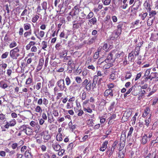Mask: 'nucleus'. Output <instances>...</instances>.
Returning <instances> with one entry per match:
<instances>
[{"label":"nucleus","instance_id":"obj_1","mask_svg":"<svg viewBox=\"0 0 158 158\" xmlns=\"http://www.w3.org/2000/svg\"><path fill=\"white\" fill-rule=\"evenodd\" d=\"M117 50H114L110 52L106 59L105 60L106 63H109L110 62H114L116 60V57Z\"/></svg>","mask_w":158,"mask_h":158},{"label":"nucleus","instance_id":"obj_2","mask_svg":"<svg viewBox=\"0 0 158 158\" xmlns=\"http://www.w3.org/2000/svg\"><path fill=\"white\" fill-rule=\"evenodd\" d=\"M19 50L18 47L11 50L10 52V56L13 59H17L20 56L19 53Z\"/></svg>","mask_w":158,"mask_h":158},{"label":"nucleus","instance_id":"obj_3","mask_svg":"<svg viewBox=\"0 0 158 158\" xmlns=\"http://www.w3.org/2000/svg\"><path fill=\"white\" fill-rule=\"evenodd\" d=\"M21 130L27 135H32L34 132L33 129L26 125H23L20 127Z\"/></svg>","mask_w":158,"mask_h":158},{"label":"nucleus","instance_id":"obj_4","mask_svg":"<svg viewBox=\"0 0 158 158\" xmlns=\"http://www.w3.org/2000/svg\"><path fill=\"white\" fill-rule=\"evenodd\" d=\"M60 91L64 90L66 91L67 88L64 83V80L63 79H60L56 82V84Z\"/></svg>","mask_w":158,"mask_h":158},{"label":"nucleus","instance_id":"obj_5","mask_svg":"<svg viewBox=\"0 0 158 158\" xmlns=\"http://www.w3.org/2000/svg\"><path fill=\"white\" fill-rule=\"evenodd\" d=\"M81 89L80 85L76 83H73L69 88V90L73 92H75L77 91H79Z\"/></svg>","mask_w":158,"mask_h":158},{"label":"nucleus","instance_id":"obj_6","mask_svg":"<svg viewBox=\"0 0 158 158\" xmlns=\"http://www.w3.org/2000/svg\"><path fill=\"white\" fill-rule=\"evenodd\" d=\"M16 123V121L15 119H11L9 122H6L5 123V125L4 127L6 129H8L9 127H13L14 126Z\"/></svg>","mask_w":158,"mask_h":158},{"label":"nucleus","instance_id":"obj_7","mask_svg":"<svg viewBox=\"0 0 158 158\" xmlns=\"http://www.w3.org/2000/svg\"><path fill=\"white\" fill-rule=\"evenodd\" d=\"M121 33L119 31L115 30L110 36V39L112 40H114L117 38L120 35Z\"/></svg>","mask_w":158,"mask_h":158},{"label":"nucleus","instance_id":"obj_8","mask_svg":"<svg viewBox=\"0 0 158 158\" xmlns=\"http://www.w3.org/2000/svg\"><path fill=\"white\" fill-rule=\"evenodd\" d=\"M48 100L44 98L43 99L42 98H40L38 100L37 102V104L39 105H42L43 104L45 106L48 105Z\"/></svg>","mask_w":158,"mask_h":158},{"label":"nucleus","instance_id":"obj_9","mask_svg":"<svg viewBox=\"0 0 158 158\" xmlns=\"http://www.w3.org/2000/svg\"><path fill=\"white\" fill-rule=\"evenodd\" d=\"M104 96L105 97H112L113 96V90L112 89H106L103 94Z\"/></svg>","mask_w":158,"mask_h":158},{"label":"nucleus","instance_id":"obj_10","mask_svg":"<svg viewBox=\"0 0 158 158\" xmlns=\"http://www.w3.org/2000/svg\"><path fill=\"white\" fill-rule=\"evenodd\" d=\"M44 60L43 59L41 58L40 60L39 64L36 69V72H38L41 70L44 64Z\"/></svg>","mask_w":158,"mask_h":158},{"label":"nucleus","instance_id":"obj_11","mask_svg":"<svg viewBox=\"0 0 158 158\" xmlns=\"http://www.w3.org/2000/svg\"><path fill=\"white\" fill-rule=\"evenodd\" d=\"M42 135H43V139L44 140H48L51 138V136L48 131H44L42 133Z\"/></svg>","mask_w":158,"mask_h":158},{"label":"nucleus","instance_id":"obj_12","mask_svg":"<svg viewBox=\"0 0 158 158\" xmlns=\"http://www.w3.org/2000/svg\"><path fill=\"white\" fill-rule=\"evenodd\" d=\"M108 45L106 44H104L103 47L101 46H100L99 47L98 51L99 52H101L102 53V51L103 50L105 51H107L108 50ZM102 52H105L104 51H103Z\"/></svg>","mask_w":158,"mask_h":158},{"label":"nucleus","instance_id":"obj_13","mask_svg":"<svg viewBox=\"0 0 158 158\" xmlns=\"http://www.w3.org/2000/svg\"><path fill=\"white\" fill-rule=\"evenodd\" d=\"M124 56V53L123 52H118L117 51V54L116 57V60L117 61L119 59H121Z\"/></svg>","mask_w":158,"mask_h":158},{"label":"nucleus","instance_id":"obj_14","mask_svg":"<svg viewBox=\"0 0 158 158\" xmlns=\"http://www.w3.org/2000/svg\"><path fill=\"white\" fill-rule=\"evenodd\" d=\"M106 27L107 29L111 28L113 26V23L110 20H106Z\"/></svg>","mask_w":158,"mask_h":158},{"label":"nucleus","instance_id":"obj_15","mask_svg":"<svg viewBox=\"0 0 158 158\" xmlns=\"http://www.w3.org/2000/svg\"><path fill=\"white\" fill-rule=\"evenodd\" d=\"M147 115L149 117H151V112H150V109H145L142 114V117H145Z\"/></svg>","mask_w":158,"mask_h":158},{"label":"nucleus","instance_id":"obj_16","mask_svg":"<svg viewBox=\"0 0 158 158\" xmlns=\"http://www.w3.org/2000/svg\"><path fill=\"white\" fill-rule=\"evenodd\" d=\"M148 137L147 135H143L142 137V143L143 144H146L148 141V139H147Z\"/></svg>","mask_w":158,"mask_h":158},{"label":"nucleus","instance_id":"obj_17","mask_svg":"<svg viewBox=\"0 0 158 158\" xmlns=\"http://www.w3.org/2000/svg\"><path fill=\"white\" fill-rule=\"evenodd\" d=\"M25 156L27 158H32V156L29 150H27L25 153Z\"/></svg>","mask_w":158,"mask_h":158},{"label":"nucleus","instance_id":"obj_18","mask_svg":"<svg viewBox=\"0 0 158 158\" xmlns=\"http://www.w3.org/2000/svg\"><path fill=\"white\" fill-rule=\"evenodd\" d=\"M8 86L7 84L5 83L3 81H1L0 82V87L3 89H5Z\"/></svg>","mask_w":158,"mask_h":158},{"label":"nucleus","instance_id":"obj_19","mask_svg":"<svg viewBox=\"0 0 158 158\" xmlns=\"http://www.w3.org/2000/svg\"><path fill=\"white\" fill-rule=\"evenodd\" d=\"M48 121L50 123H52L54 121L52 116L49 113H48Z\"/></svg>","mask_w":158,"mask_h":158},{"label":"nucleus","instance_id":"obj_20","mask_svg":"<svg viewBox=\"0 0 158 158\" xmlns=\"http://www.w3.org/2000/svg\"><path fill=\"white\" fill-rule=\"evenodd\" d=\"M144 5L145 8L148 11H150L151 9L150 7V5L148 2H146L144 4Z\"/></svg>","mask_w":158,"mask_h":158},{"label":"nucleus","instance_id":"obj_21","mask_svg":"<svg viewBox=\"0 0 158 158\" xmlns=\"http://www.w3.org/2000/svg\"><path fill=\"white\" fill-rule=\"evenodd\" d=\"M123 25V23H118L117 26V29L116 30L122 32V28Z\"/></svg>","mask_w":158,"mask_h":158},{"label":"nucleus","instance_id":"obj_22","mask_svg":"<svg viewBox=\"0 0 158 158\" xmlns=\"http://www.w3.org/2000/svg\"><path fill=\"white\" fill-rule=\"evenodd\" d=\"M97 22V19L95 17L89 20V23L90 24L92 25H95Z\"/></svg>","mask_w":158,"mask_h":158},{"label":"nucleus","instance_id":"obj_23","mask_svg":"<svg viewBox=\"0 0 158 158\" xmlns=\"http://www.w3.org/2000/svg\"><path fill=\"white\" fill-rule=\"evenodd\" d=\"M103 75V74L102 73V72L100 71H97V75H95L94 76V80H97L98 79V77H101Z\"/></svg>","mask_w":158,"mask_h":158},{"label":"nucleus","instance_id":"obj_24","mask_svg":"<svg viewBox=\"0 0 158 158\" xmlns=\"http://www.w3.org/2000/svg\"><path fill=\"white\" fill-rule=\"evenodd\" d=\"M91 81H89L88 82V83L85 85V89L87 91H89L91 89Z\"/></svg>","mask_w":158,"mask_h":158},{"label":"nucleus","instance_id":"obj_25","mask_svg":"<svg viewBox=\"0 0 158 158\" xmlns=\"http://www.w3.org/2000/svg\"><path fill=\"white\" fill-rule=\"evenodd\" d=\"M24 29L26 31L29 30L31 28L30 24L28 23H25L23 25Z\"/></svg>","mask_w":158,"mask_h":158},{"label":"nucleus","instance_id":"obj_26","mask_svg":"<svg viewBox=\"0 0 158 158\" xmlns=\"http://www.w3.org/2000/svg\"><path fill=\"white\" fill-rule=\"evenodd\" d=\"M62 135L61 133H58L57 134L56 137V139L57 141H61L63 140Z\"/></svg>","mask_w":158,"mask_h":158},{"label":"nucleus","instance_id":"obj_27","mask_svg":"<svg viewBox=\"0 0 158 158\" xmlns=\"http://www.w3.org/2000/svg\"><path fill=\"white\" fill-rule=\"evenodd\" d=\"M116 72H114V73H112L110 75V79L113 80L116 79Z\"/></svg>","mask_w":158,"mask_h":158},{"label":"nucleus","instance_id":"obj_28","mask_svg":"<svg viewBox=\"0 0 158 158\" xmlns=\"http://www.w3.org/2000/svg\"><path fill=\"white\" fill-rule=\"evenodd\" d=\"M53 146L54 149L55 151H59L61 148L59 144H55Z\"/></svg>","mask_w":158,"mask_h":158},{"label":"nucleus","instance_id":"obj_29","mask_svg":"<svg viewBox=\"0 0 158 158\" xmlns=\"http://www.w3.org/2000/svg\"><path fill=\"white\" fill-rule=\"evenodd\" d=\"M55 80L54 79H52L48 82V85L50 87H53L54 85Z\"/></svg>","mask_w":158,"mask_h":158},{"label":"nucleus","instance_id":"obj_30","mask_svg":"<svg viewBox=\"0 0 158 158\" xmlns=\"http://www.w3.org/2000/svg\"><path fill=\"white\" fill-rule=\"evenodd\" d=\"M148 15V13L146 12L141 13L139 15V16H141V19L142 20H144L146 17Z\"/></svg>","mask_w":158,"mask_h":158},{"label":"nucleus","instance_id":"obj_31","mask_svg":"<svg viewBox=\"0 0 158 158\" xmlns=\"http://www.w3.org/2000/svg\"><path fill=\"white\" fill-rule=\"evenodd\" d=\"M65 81L66 85L67 86L69 85L71 83V81L68 76H67L65 78Z\"/></svg>","mask_w":158,"mask_h":158},{"label":"nucleus","instance_id":"obj_32","mask_svg":"<svg viewBox=\"0 0 158 158\" xmlns=\"http://www.w3.org/2000/svg\"><path fill=\"white\" fill-rule=\"evenodd\" d=\"M59 36L60 38H65V39H67L68 37V36L65 34V32L64 31L60 33Z\"/></svg>","mask_w":158,"mask_h":158},{"label":"nucleus","instance_id":"obj_33","mask_svg":"<svg viewBox=\"0 0 158 158\" xmlns=\"http://www.w3.org/2000/svg\"><path fill=\"white\" fill-rule=\"evenodd\" d=\"M134 58V53L132 52L131 53H129L128 58L130 61H132Z\"/></svg>","mask_w":158,"mask_h":158},{"label":"nucleus","instance_id":"obj_34","mask_svg":"<svg viewBox=\"0 0 158 158\" xmlns=\"http://www.w3.org/2000/svg\"><path fill=\"white\" fill-rule=\"evenodd\" d=\"M32 77H28L26 80V84L29 85L31 83L32 81Z\"/></svg>","mask_w":158,"mask_h":158},{"label":"nucleus","instance_id":"obj_35","mask_svg":"<svg viewBox=\"0 0 158 158\" xmlns=\"http://www.w3.org/2000/svg\"><path fill=\"white\" fill-rule=\"evenodd\" d=\"M102 1L103 4L106 6L110 4L111 2V0H102Z\"/></svg>","mask_w":158,"mask_h":158},{"label":"nucleus","instance_id":"obj_36","mask_svg":"<svg viewBox=\"0 0 158 158\" xmlns=\"http://www.w3.org/2000/svg\"><path fill=\"white\" fill-rule=\"evenodd\" d=\"M106 59H105V58L104 57H102L101 58H100L98 61V64H101L102 63H104V62H106V61H105V60Z\"/></svg>","mask_w":158,"mask_h":158},{"label":"nucleus","instance_id":"obj_37","mask_svg":"<svg viewBox=\"0 0 158 158\" xmlns=\"http://www.w3.org/2000/svg\"><path fill=\"white\" fill-rule=\"evenodd\" d=\"M17 45V44L16 42L15 41H13L9 45V47L10 48H11L16 47Z\"/></svg>","mask_w":158,"mask_h":158},{"label":"nucleus","instance_id":"obj_38","mask_svg":"<svg viewBox=\"0 0 158 158\" xmlns=\"http://www.w3.org/2000/svg\"><path fill=\"white\" fill-rule=\"evenodd\" d=\"M102 52H99L98 51V52H96L94 56V59H98L99 57V54H100Z\"/></svg>","mask_w":158,"mask_h":158},{"label":"nucleus","instance_id":"obj_39","mask_svg":"<svg viewBox=\"0 0 158 158\" xmlns=\"http://www.w3.org/2000/svg\"><path fill=\"white\" fill-rule=\"evenodd\" d=\"M86 65L87 66V68L88 69H90L92 71H94L95 70V67L92 64L88 65L87 62L86 63Z\"/></svg>","mask_w":158,"mask_h":158},{"label":"nucleus","instance_id":"obj_40","mask_svg":"<svg viewBox=\"0 0 158 158\" xmlns=\"http://www.w3.org/2000/svg\"><path fill=\"white\" fill-rule=\"evenodd\" d=\"M150 78L151 79V80H152L153 79L157 77V73L156 72L152 73L150 75Z\"/></svg>","mask_w":158,"mask_h":158},{"label":"nucleus","instance_id":"obj_41","mask_svg":"<svg viewBox=\"0 0 158 158\" xmlns=\"http://www.w3.org/2000/svg\"><path fill=\"white\" fill-rule=\"evenodd\" d=\"M39 18V16L37 15H35L31 19V21L34 23H36Z\"/></svg>","mask_w":158,"mask_h":158},{"label":"nucleus","instance_id":"obj_42","mask_svg":"<svg viewBox=\"0 0 158 158\" xmlns=\"http://www.w3.org/2000/svg\"><path fill=\"white\" fill-rule=\"evenodd\" d=\"M149 11V15L150 16L149 17L150 18L155 16L156 14V12L155 10H152Z\"/></svg>","mask_w":158,"mask_h":158},{"label":"nucleus","instance_id":"obj_43","mask_svg":"<svg viewBox=\"0 0 158 158\" xmlns=\"http://www.w3.org/2000/svg\"><path fill=\"white\" fill-rule=\"evenodd\" d=\"M133 130V128L132 127H131L130 128L129 131L128 132L127 137H131V134L132 133Z\"/></svg>","mask_w":158,"mask_h":158},{"label":"nucleus","instance_id":"obj_44","mask_svg":"<svg viewBox=\"0 0 158 158\" xmlns=\"http://www.w3.org/2000/svg\"><path fill=\"white\" fill-rule=\"evenodd\" d=\"M94 15V13L92 12H90L86 16V19H89L91 18Z\"/></svg>","mask_w":158,"mask_h":158},{"label":"nucleus","instance_id":"obj_45","mask_svg":"<svg viewBox=\"0 0 158 158\" xmlns=\"http://www.w3.org/2000/svg\"><path fill=\"white\" fill-rule=\"evenodd\" d=\"M140 50V49L139 48H136L135 51L134 52H132V53H134V54L135 56H137L138 55Z\"/></svg>","mask_w":158,"mask_h":158},{"label":"nucleus","instance_id":"obj_46","mask_svg":"<svg viewBox=\"0 0 158 158\" xmlns=\"http://www.w3.org/2000/svg\"><path fill=\"white\" fill-rule=\"evenodd\" d=\"M96 38L97 37L96 36L93 37L91 39H90L88 41L90 44H92L95 42Z\"/></svg>","mask_w":158,"mask_h":158},{"label":"nucleus","instance_id":"obj_47","mask_svg":"<svg viewBox=\"0 0 158 158\" xmlns=\"http://www.w3.org/2000/svg\"><path fill=\"white\" fill-rule=\"evenodd\" d=\"M42 48L45 50V49L47 47V42L45 41H43L42 43Z\"/></svg>","mask_w":158,"mask_h":158},{"label":"nucleus","instance_id":"obj_48","mask_svg":"<svg viewBox=\"0 0 158 158\" xmlns=\"http://www.w3.org/2000/svg\"><path fill=\"white\" fill-rule=\"evenodd\" d=\"M75 81L78 84H80L82 82L81 78L79 77H76Z\"/></svg>","mask_w":158,"mask_h":158},{"label":"nucleus","instance_id":"obj_49","mask_svg":"<svg viewBox=\"0 0 158 158\" xmlns=\"http://www.w3.org/2000/svg\"><path fill=\"white\" fill-rule=\"evenodd\" d=\"M42 8L45 11L47 9V3L46 2H44L42 4Z\"/></svg>","mask_w":158,"mask_h":158},{"label":"nucleus","instance_id":"obj_50","mask_svg":"<svg viewBox=\"0 0 158 158\" xmlns=\"http://www.w3.org/2000/svg\"><path fill=\"white\" fill-rule=\"evenodd\" d=\"M106 64H105L103 66V68L105 69H107L110 68L111 66V64L109 63H106Z\"/></svg>","mask_w":158,"mask_h":158},{"label":"nucleus","instance_id":"obj_51","mask_svg":"<svg viewBox=\"0 0 158 158\" xmlns=\"http://www.w3.org/2000/svg\"><path fill=\"white\" fill-rule=\"evenodd\" d=\"M9 54L8 52H6L5 53L3 54L1 56V58L2 59L6 58Z\"/></svg>","mask_w":158,"mask_h":158},{"label":"nucleus","instance_id":"obj_52","mask_svg":"<svg viewBox=\"0 0 158 158\" xmlns=\"http://www.w3.org/2000/svg\"><path fill=\"white\" fill-rule=\"evenodd\" d=\"M60 89L58 87L56 86L53 89V92L54 95H56L57 93L60 91Z\"/></svg>","mask_w":158,"mask_h":158},{"label":"nucleus","instance_id":"obj_53","mask_svg":"<svg viewBox=\"0 0 158 158\" xmlns=\"http://www.w3.org/2000/svg\"><path fill=\"white\" fill-rule=\"evenodd\" d=\"M131 74L129 72H127L126 73V75L125 76V78L126 79H130L131 77Z\"/></svg>","mask_w":158,"mask_h":158},{"label":"nucleus","instance_id":"obj_54","mask_svg":"<svg viewBox=\"0 0 158 158\" xmlns=\"http://www.w3.org/2000/svg\"><path fill=\"white\" fill-rule=\"evenodd\" d=\"M155 19V18H154L153 19H152V20H150L149 19H148L147 21V25L148 26H151L153 23L154 20V19Z\"/></svg>","mask_w":158,"mask_h":158},{"label":"nucleus","instance_id":"obj_55","mask_svg":"<svg viewBox=\"0 0 158 158\" xmlns=\"http://www.w3.org/2000/svg\"><path fill=\"white\" fill-rule=\"evenodd\" d=\"M150 70L151 69H148L146 71L144 75L143 76V77L148 76L150 73Z\"/></svg>","mask_w":158,"mask_h":158},{"label":"nucleus","instance_id":"obj_56","mask_svg":"<svg viewBox=\"0 0 158 158\" xmlns=\"http://www.w3.org/2000/svg\"><path fill=\"white\" fill-rule=\"evenodd\" d=\"M86 97V93L85 92H83L81 96V98L82 100H85Z\"/></svg>","mask_w":158,"mask_h":158},{"label":"nucleus","instance_id":"obj_57","mask_svg":"<svg viewBox=\"0 0 158 158\" xmlns=\"http://www.w3.org/2000/svg\"><path fill=\"white\" fill-rule=\"evenodd\" d=\"M68 125L70 128L72 130L75 129V126L74 125H72V123L71 122H70L68 124Z\"/></svg>","mask_w":158,"mask_h":158},{"label":"nucleus","instance_id":"obj_58","mask_svg":"<svg viewBox=\"0 0 158 158\" xmlns=\"http://www.w3.org/2000/svg\"><path fill=\"white\" fill-rule=\"evenodd\" d=\"M39 36H38L39 38H43L44 37V32L43 31H41L39 33Z\"/></svg>","mask_w":158,"mask_h":158},{"label":"nucleus","instance_id":"obj_59","mask_svg":"<svg viewBox=\"0 0 158 158\" xmlns=\"http://www.w3.org/2000/svg\"><path fill=\"white\" fill-rule=\"evenodd\" d=\"M138 9V6H137L136 7H134L131 10V12L134 11V12H133L134 14H136L137 12Z\"/></svg>","mask_w":158,"mask_h":158},{"label":"nucleus","instance_id":"obj_60","mask_svg":"<svg viewBox=\"0 0 158 158\" xmlns=\"http://www.w3.org/2000/svg\"><path fill=\"white\" fill-rule=\"evenodd\" d=\"M81 11V10L80 9L78 10H74L73 12V15L75 16L78 15L80 11Z\"/></svg>","mask_w":158,"mask_h":158},{"label":"nucleus","instance_id":"obj_61","mask_svg":"<svg viewBox=\"0 0 158 158\" xmlns=\"http://www.w3.org/2000/svg\"><path fill=\"white\" fill-rule=\"evenodd\" d=\"M73 143H71L69 144L67 147V148L69 150H71L73 148Z\"/></svg>","mask_w":158,"mask_h":158},{"label":"nucleus","instance_id":"obj_62","mask_svg":"<svg viewBox=\"0 0 158 158\" xmlns=\"http://www.w3.org/2000/svg\"><path fill=\"white\" fill-rule=\"evenodd\" d=\"M31 51L32 52H37V49L35 46H34L31 47Z\"/></svg>","mask_w":158,"mask_h":158},{"label":"nucleus","instance_id":"obj_63","mask_svg":"<svg viewBox=\"0 0 158 158\" xmlns=\"http://www.w3.org/2000/svg\"><path fill=\"white\" fill-rule=\"evenodd\" d=\"M41 84L40 82H38L35 85V88L37 90H39L41 88Z\"/></svg>","mask_w":158,"mask_h":158},{"label":"nucleus","instance_id":"obj_64","mask_svg":"<svg viewBox=\"0 0 158 158\" xmlns=\"http://www.w3.org/2000/svg\"><path fill=\"white\" fill-rule=\"evenodd\" d=\"M108 143V141H105L102 144V147L103 148L106 149L107 148V145Z\"/></svg>","mask_w":158,"mask_h":158}]
</instances>
